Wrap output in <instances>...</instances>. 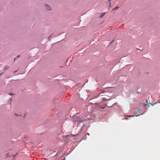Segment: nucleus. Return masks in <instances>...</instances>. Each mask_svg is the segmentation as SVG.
Listing matches in <instances>:
<instances>
[{"label":"nucleus","mask_w":160,"mask_h":160,"mask_svg":"<svg viewBox=\"0 0 160 160\" xmlns=\"http://www.w3.org/2000/svg\"><path fill=\"white\" fill-rule=\"evenodd\" d=\"M8 155V156H11L10 155Z\"/></svg>","instance_id":"12"},{"label":"nucleus","mask_w":160,"mask_h":160,"mask_svg":"<svg viewBox=\"0 0 160 160\" xmlns=\"http://www.w3.org/2000/svg\"><path fill=\"white\" fill-rule=\"evenodd\" d=\"M84 121V120L83 119L82 117L81 118L79 117L77 121L78 122H82Z\"/></svg>","instance_id":"1"},{"label":"nucleus","mask_w":160,"mask_h":160,"mask_svg":"<svg viewBox=\"0 0 160 160\" xmlns=\"http://www.w3.org/2000/svg\"><path fill=\"white\" fill-rule=\"evenodd\" d=\"M133 116H129L128 117H133Z\"/></svg>","instance_id":"9"},{"label":"nucleus","mask_w":160,"mask_h":160,"mask_svg":"<svg viewBox=\"0 0 160 160\" xmlns=\"http://www.w3.org/2000/svg\"><path fill=\"white\" fill-rule=\"evenodd\" d=\"M9 68V67L8 66H5L4 68V70H5L6 69H8Z\"/></svg>","instance_id":"3"},{"label":"nucleus","mask_w":160,"mask_h":160,"mask_svg":"<svg viewBox=\"0 0 160 160\" xmlns=\"http://www.w3.org/2000/svg\"><path fill=\"white\" fill-rule=\"evenodd\" d=\"M15 156V155H14L13 156V157H14Z\"/></svg>","instance_id":"11"},{"label":"nucleus","mask_w":160,"mask_h":160,"mask_svg":"<svg viewBox=\"0 0 160 160\" xmlns=\"http://www.w3.org/2000/svg\"><path fill=\"white\" fill-rule=\"evenodd\" d=\"M119 8V7L118 6L116 7L115 8H114L113 9V10H115L116 9H118Z\"/></svg>","instance_id":"5"},{"label":"nucleus","mask_w":160,"mask_h":160,"mask_svg":"<svg viewBox=\"0 0 160 160\" xmlns=\"http://www.w3.org/2000/svg\"><path fill=\"white\" fill-rule=\"evenodd\" d=\"M9 94L10 95H13V94L9 93Z\"/></svg>","instance_id":"8"},{"label":"nucleus","mask_w":160,"mask_h":160,"mask_svg":"<svg viewBox=\"0 0 160 160\" xmlns=\"http://www.w3.org/2000/svg\"><path fill=\"white\" fill-rule=\"evenodd\" d=\"M14 115H17V116H20V115H21V114H20V115H17V114H16V113H15V114H14Z\"/></svg>","instance_id":"7"},{"label":"nucleus","mask_w":160,"mask_h":160,"mask_svg":"<svg viewBox=\"0 0 160 160\" xmlns=\"http://www.w3.org/2000/svg\"><path fill=\"white\" fill-rule=\"evenodd\" d=\"M45 8H46L48 10L50 9V8L49 6H48V5H46V4L45 5Z\"/></svg>","instance_id":"2"},{"label":"nucleus","mask_w":160,"mask_h":160,"mask_svg":"<svg viewBox=\"0 0 160 160\" xmlns=\"http://www.w3.org/2000/svg\"><path fill=\"white\" fill-rule=\"evenodd\" d=\"M145 105H146V106L148 105V104H146Z\"/></svg>","instance_id":"14"},{"label":"nucleus","mask_w":160,"mask_h":160,"mask_svg":"<svg viewBox=\"0 0 160 160\" xmlns=\"http://www.w3.org/2000/svg\"><path fill=\"white\" fill-rule=\"evenodd\" d=\"M19 57V56H18L17 57Z\"/></svg>","instance_id":"15"},{"label":"nucleus","mask_w":160,"mask_h":160,"mask_svg":"<svg viewBox=\"0 0 160 160\" xmlns=\"http://www.w3.org/2000/svg\"><path fill=\"white\" fill-rule=\"evenodd\" d=\"M149 107V105H148V108Z\"/></svg>","instance_id":"10"},{"label":"nucleus","mask_w":160,"mask_h":160,"mask_svg":"<svg viewBox=\"0 0 160 160\" xmlns=\"http://www.w3.org/2000/svg\"><path fill=\"white\" fill-rule=\"evenodd\" d=\"M140 111H137V112H136V111H135L134 112V114H137V113H138V112H139L140 113Z\"/></svg>","instance_id":"4"},{"label":"nucleus","mask_w":160,"mask_h":160,"mask_svg":"<svg viewBox=\"0 0 160 160\" xmlns=\"http://www.w3.org/2000/svg\"><path fill=\"white\" fill-rule=\"evenodd\" d=\"M111 0H109V2H110Z\"/></svg>","instance_id":"13"},{"label":"nucleus","mask_w":160,"mask_h":160,"mask_svg":"<svg viewBox=\"0 0 160 160\" xmlns=\"http://www.w3.org/2000/svg\"><path fill=\"white\" fill-rule=\"evenodd\" d=\"M109 7H111V2H110L109 5Z\"/></svg>","instance_id":"6"}]
</instances>
